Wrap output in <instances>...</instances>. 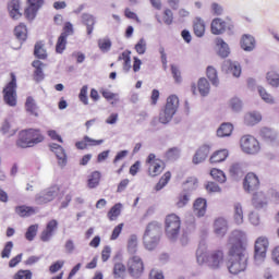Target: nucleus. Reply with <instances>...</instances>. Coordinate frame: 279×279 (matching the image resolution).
Wrapping results in <instances>:
<instances>
[{
  "instance_id": "15",
  "label": "nucleus",
  "mask_w": 279,
  "mask_h": 279,
  "mask_svg": "<svg viewBox=\"0 0 279 279\" xmlns=\"http://www.w3.org/2000/svg\"><path fill=\"white\" fill-rule=\"evenodd\" d=\"M258 186H260L258 177L254 172H248L243 182L244 191L246 193H254V191H258Z\"/></svg>"
},
{
  "instance_id": "17",
  "label": "nucleus",
  "mask_w": 279,
  "mask_h": 279,
  "mask_svg": "<svg viewBox=\"0 0 279 279\" xmlns=\"http://www.w3.org/2000/svg\"><path fill=\"white\" fill-rule=\"evenodd\" d=\"M57 230H58V220H56V219L50 220L47 223L46 229L41 232L40 240L44 243H49V241H51V239Z\"/></svg>"
},
{
  "instance_id": "1",
  "label": "nucleus",
  "mask_w": 279,
  "mask_h": 279,
  "mask_svg": "<svg viewBox=\"0 0 279 279\" xmlns=\"http://www.w3.org/2000/svg\"><path fill=\"white\" fill-rule=\"evenodd\" d=\"M196 260L198 265H207L210 269H219L223 265V251L206 252V246L199 244L196 250Z\"/></svg>"
},
{
  "instance_id": "8",
  "label": "nucleus",
  "mask_w": 279,
  "mask_h": 279,
  "mask_svg": "<svg viewBox=\"0 0 279 279\" xmlns=\"http://www.w3.org/2000/svg\"><path fill=\"white\" fill-rule=\"evenodd\" d=\"M240 147L244 154L256 156L260 151V143L252 135H244L240 140Z\"/></svg>"
},
{
  "instance_id": "62",
  "label": "nucleus",
  "mask_w": 279,
  "mask_h": 279,
  "mask_svg": "<svg viewBox=\"0 0 279 279\" xmlns=\"http://www.w3.org/2000/svg\"><path fill=\"white\" fill-rule=\"evenodd\" d=\"M248 221L252 226H260V215L256 211H251L248 214Z\"/></svg>"
},
{
  "instance_id": "20",
  "label": "nucleus",
  "mask_w": 279,
  "mask_h": 279,
  "mask_svg": "<svg viewBox=\"0 0 279 279\" xmlns=\"http://www.w3.org/2000/svg\"><path fill=\"white\" fill-rule=\"evenodd\" d=\"M208 154H210V145L204 144L194 154L192 159L193 165H202L208 158Z\"/></svg>"
},
{
  "instance_id": "19",
  "label": "nucleus",
  "mask_w": 279,
  "mask_h": 279,
  "mask_svg": "<svg viewBox=\"0 0 279 279\" xmlns=\"http://www.w3.org/2000/svg\"><path fill=\"white\" fill-rule=\"evenodd\" d=\"M240 47L247 53L254 51L256 49V38L250 34L242 35L240 39Z\"/></svg>"
},
{
  "instance_id": "24",
  "label": "nucleus",
  "mask_w": 279,
  "mask_h": 279,
  "mask_svg": "<svg viewBox=\"0 0 279 279\" xmlns=\"http://www.w3.org/2000/svg\"><path fill=\"white\" fill-rule=\"evenodd\" d=\"M227 23L222 21L220 17H216L211 21V34L215 36H221V34H226Z\"/></svg>"
},
{
  "instance_id": "18",
  "label": "nucleus",
  "mask_w": 279,
  "mask_h": 279,
  "mask_svg": "<svg viewBox=\"0 0 279 279\" xmlns=\"http://www.w3.org/2000/svg\"><path fill=\"white\" fill-rule=\"evenodd\" d=\"M81 22L86 27L87 36H92L95 31V25H97V17L90 13H82Z\"/></svg>"
},
{
  "instance_id": "9",
  "label": "nucleus",
  "mask_w": 279,
  "mask_h": 279,
  "mask_svg": "<svg viewBox=\"0 0 279 279\" xmlns=\"http://www.w3.org/2000/svg\"><path fill=\"white\" fill-rule=\"evenodd\" d=\"M3 99L7 106H16V76L11 74V81L3 88Z\"/></svg>"
},
{
  "instance_id": "11",
  "label": "nucleus",
  "mask_w": 279,
  "mask_h": 279,
  "mask_svg": "<svg viewBox=\"0 0 279 279\" xmlns=\"http://www.w3.org/2000/svg\"><path fill=\"white\" fill-rule=\"evenodd\" d=\"M267 247H269V240L267 236H259L255 241V263L256 265H260L265 262V258L267 257Z\"/></svg>"
},
{
  "instance_id": "25",
  "label": "nucleus",
  "mask_w": 279,
  "mask_h": 279,
  "mask_svg": "<svg viewBox=\"0 0 279 279\" xmlns=\"http://www.w3.org/2000/svg\"><path fill=\"white\" fill-rule=\"evenodd\" d=\"M8 10L11 19H14V21L21 19V0H10Z\"/></svg>"
},
{
  "instance_id": "45",
  "label": "nucleus",
  "mask_w": 279,
  "mask_h": 279,
  "mask_svg": "<svg viewBox=\"0 0 279 279\" xmlns=\"http://www.w3.org/2000/svg\"><path fill=\"white\" fill-rule=\"evenodd\" d=\"M34 56L39 60H45L47 58V50H45V45L43 43H37L34 49Z\"/></svg>"
},
{
  "instance_id": "58",
  "label": "nucleus",
  "mask_w": 279,
  "mask_h": 279,
  "mask_svg": "<svg viewBox=\"0 0 279 279\" xmlns=\"http://www.w3.org/2000/svg\"><path fill=\"white\" fill-rule=\"evenodd\" d=\"M73 34H75L73 24L71 22H65L63 26V32L60 36H63V38H69V36H73Z\"/></svg>"
},
{
  "instance_id": "41",
  "label": "nucleus",
  "mask_w": 279,
  "mask_h": 279,
  "mask_svg": "<svg viewBox=\"0 0 279 279\" xmlns=\"http://www.w3.org/2000/svg\"><path fill=\"white\" fill-rule=\"evenodd\" d=\"M121 208H123V205L121 203H117L116 205H113L107 214L108 219L110 221H114L117 217L121 215Z\"/></svg>"
},
{
  "instance_id": "5",
  "label": "nucleus",
  "mask_w": 279,
  "mask_h": 279,
  "mask_svg": "<svg viewBox=\"0 0 279 279\" xmlns=\"http://www.w3.org/2000/svg\"><path fill=\"white\" fill-rule=\"evenodd\" d=\"M182 228V220L175 214H170L166 217L165 220V232L168 240L172 243L178 241V236H180V230Z\"/></svg>"
},
{
  "instance_id": "43",
  "label": "nucleus",
  "mask_w": 279,
  "mask_h": 279,
  "mask_svg": "<svg viewBox=\"0 0 279 279\" xmlns=\"http://www.w3.org/2000/svg\"><path fill=\"white\" fill-rule=\"evenodd\" d=\"M197 189V179L195 177H190L186 182L183 183V191L185 193H191Z\"/></svg>"
},
{
  "instance_id": "60",
  "label": "nucleus",
  "mask_w": 279,
  "mask_h": 279,
  "mask_svg": "<svg viewBox=\"0 0 279 279\" xmlns=\"http://www.w3.org/2000/svg\"><path fill=\"white\" fill-rule=\"evenodd\" d=\"M171 74L177 84L182 82V73L180 72V68H178V65L171 64Z\"/></svg>"
},
{
  "instance_id": "12",
  "label": "nucleus",
  "mask_w": 279,
  "mask_h": 279,
  "mask_svg": "<svg viewBox=\"0 0 279 279\" xmlns=\"http://www.w3.org/2000/svg\"><path fill=\"white\" fill-rule=\"evenodd\" d=\"M128 270L132 278H141L143 276V271H145L143 259L137 255L131 256L128 260Z\"/></svg>"
},
{
  "instance_id": "46",
  "label": "nucleus",
  "mask_w": 279,
  "mask_h": 279,
  "mask_svg": "<svg viewBox=\"0 0 279 279\" xmlns=\"http://www.w3.org/2000/svg\"><path fill=\"white\" fill-rule=\"evenodd\" d=\"M98 47L102 53H108L112 49V41L110 38H100L98 39Z\"/></svg>"
},
{
  "instance_id": "33",
  "label": "nucleus",
  "mask_w": 279,
  "mask_h": 279,
  "mask_svg": "<svg viewBox=\"0 0 279 279\" xmlns=\"http://www.w3.org/2000/svg\"><path fill=\"white\" fill-rule=\"evenodd\" d=\"M33 66L35 69L34 80L35 82H43L45 80V73L43 72V62L39 60L33 61Z\"/></svg>"
},
{
  "instance_id": "29",
  "label": "nucleus",
  "mask_w": 279,
  "mask_h": 279,
  "mask_svg": "<svg viewBox=\"0 0 279 279\" xmlns=\"http://www.w3.org/2000/svg\"><path fill=\"white\" fill-rule=\"evenodd\" d=\"M262 120L263 116H260V112L258 111L248 112L244 117L246 125H256V123H260Z\"/></svg>"
},
{
  "instance_id": "27",
  "label": "nucleus",
  "mask_w": 279,
  "mask_h": 279,
  "mask_svg": "<svg viewBox=\"0 0 279 279\" xmlns=\"http://www.w3.org/2000/svg\"><path fill=\"white\" fill-rule=\"evenodd\" d=\"M234 126L230 122H223L217 130L216 134L218 138H226L228 136H232V132Z\"/></svg>"
},
{
  "instance_id": "57",
  "label": "nucleus",
  "mask_w": 279,
  "mask_h": 279,
  "mask_svg": "<svg viewBox=\"0 0 279 279\" xmlns=\"http://www.w3.org/2000/svg\"><path fill=\"white\" fill-rule=\"evenodd\" d=\"M65 49H66V37H63L62 35H60L57 40L56 51L58 53H64Z\"/></svg>"
},
{
  "instance_id": "30",
  "label": "nucleus",
  "mask_w": 279,
  "mask_h": 279,
  "mask_svg": "<svg viewBox=\"0 0 279 279\" xmlns=\"http://www.w3.org/2000/svg\"><path fill=\"white\" fill-rule=\"evenodd\" d=\"M126 250L129 254L134 255L138 252V235L132 234L128 239Z\"/></svg>"
},
{
  "instance_id": "42",
  "label": "nucleus",
  "mask_w": 279,
  "mask_h": 279,
  "mask_svg": "<svg viewBox=\"0 0 279 279\" xmlns=\"http://www.w3.org/2000/svg\"><path fill=\"white\" fill-rule=\"evenodd\" d=\"M267 83L269 86H272V88L279 87V74L276 71H270L266 75Z\"/></svg>"
},
{
  "instance_id": "2",
  "label": "nucleus",
  "mask_w": 279,
  "mask_h": 279,
  "mask_svg": "<svg viewBox=\"0 0 279 279\" xmlns=\"http://www.w3.org/2000/svg\"><path fill=\"white\" fill-rule=\"evenodd\" d=\"M162 235V223L158 221H151L146 226L143 244L146 250L151 252L158 247L160 243V236Z\"/></svg>"
},
{
  "instance_id": "21",
  "label": "nucleus",
  "mask_w": 279,
  "mask_h": 279,
  "mask_svg": "<svg viewBox=\"0 0 279 279\" xmlns=\"http://www.w3.org/2000/svg\"><path fill=\"white\" fill-rule=\"evenodd\" d=\"M268 204L269 201H267V196L265 195V193L256 192L253 195L252 205L254 206V208H256V210H263V208H267Z\"/></svg>"
},
{
  "instance_id": "16",
  "label": "nucleus",
  "mask_w": 279,
  "mask_h": 279,
  "mask_svg": "<svg viewBox=\"0 0 279 279\" xmlns=\"http://www.w3.org/2000/svg\"><path fill=\"white\" fill-rule=\"evenodd\" d=\"M45 4V0H28V8L25 10V16L28 21H34L36 19V14H38V10L43 8Z\"/></svg>"
},
{
  "instance_id": "23",
  "label": "nucleus",
  "mask_w": 279,
  "mask_h": 279,
  "mask_svg": "<svg viewBox=\"0 0 279 279\" xmlns=\"http://www.w3.org/2000/svg\"><path fill=\"white\" fill-rule=\"evenodd\" d=\"M214 232L217 236L223 238L228 232V220L223 218L216 219L214 223Z\"/></svg>"
},
{
  "instance_id": "14",
  "label": "nucleus",
  "mask_w": 279,
  "mask_h": 279,
  "mask_svg": "<svg viewBox=\"0 0 279 279\" xmlns=\"http://www.w3.org/2000/svg\"><path fill=\"white\" fill-rule=\"evenodd\" d=\"M50 151L54 153V156L57 158L58 167L61 169H64L66 163L69 162V158L66 157V151L62 146L59 144H50Z\"/></svg>"
},
{
  "instance_id": "10",
  "label": "nucleus",
  "mask_w": 279,
  "mask_h": 279,
  "mask_svg": "<svg viewBox=\"0 0 279 279\" xmlns=\"http://www.w3.org/2000/svg\"><path fill=\"white\" fill-rule=\"evenodd\" d=\"M58 193H60V187H58V185L43 190L35 195V204H37V206L49 204V202H53V199L58 197Z\"/></svg>"
},
{
  "instance_id": "31",
  "label": "nucleus",
  "mask_w": 279,
  "mask_h": 279,
  "mask_svg": "<svg viewBox=\"0 0 279 279\" xmlns=\"http://www.w3.org/2000/svg\"><path fill=\"white\" fill-rule=\"evenodd\" d=\"M194 213L197 217H204L206 215V199L204 198H197L194 202Z\"/></svg>"
},
{
  "instance_id": "13",
  "label": "nucleus",
  "mask_w": 279,
  "mask_h": 279,
  "mask_svg": "<svg viewBox=\"0 0 279 279\" xmlns=\"http://www.w3.org/2000/svg\"><path fill=\"white\" fill-rule=\"evenodd\" d=\"M146 163L148 165V175L151 178H156V175H160L161 171L165 170V163L159 159H156V155L149 154Z\"/></svg>"
},
{
  "instance_id": "32",
  "label": "nucleus",
  "mask_w": 279,
  "mask_h": 279,
  "mask_svg": "<svg viewBox=\"0 0 279 279\" xmlns=\"http://www.w3.org/2000/svg\"><path fill=\"white\" fill-rule=\"evenodd\" d=\"M193 28L195 36H197V38H202L206 32V24H204V20H202V17H196Z\"/></svg>"
},
{
  "instance_id": "51",
  "label": "nucleus",
  "mask_w": 279,
  "mask_h": 279,
  "mask_svg": "<svg viewBox=\"0 0 279 279\" xmlns=\"http://www.w3.org/2000/svg\"><path fill=\"white\" fill-rule=\"evenodd\" d=\"M257 90L259 93V97H262L263 101L266 104H274V96L271 94L267 93V89L263 86H258Z\"/></svg>"
},
{
  "instance_id": "37",
  "label": "nucleus",
  "mask_w": 279,
  "mask_h": 279,
  "mask_svg": "<svg viewBox=\"0 0 279 279\" xmlns=\"http://www.w3.org/2000/svg\"><path fill=\"white\" fill-rule=\"evenodd\" d=\"M229 108L232 110L235 114H239V112H242L243 110V100L239 97H232L229 100Z\"/></svg>"
},
{
  "instance_id": "7",
  "label": "nucleus",
  "mask_w": 279,
  "mask_h": 279,
  "mask_svg": "<svg viewBox=\"0 0 279 279\" xmlns=\"http://www.w3.org/2000/svg\"><path fill=\"white\" fill-rule=\"evenodd\" d=\"M229 252L234 254V252H247L245 251V243H247V234L242 230H234L231 232Z\"/></svg>"
},
{
  "instance_id": "26",
  "label": "nucleus",
  "mask_w": 279,
  "mask_h": 279,
  "mask_svg": "<svg viewBox=\"0 0 279 279\" xmlns=\"http://www.w3.org/2000/svg\"><path fill=\"white\" fill-rule=\"evenodd\" d=\"M216 47L218 48L217 54L220 58H228L230 56V46L222 38H216Z\"/></svg>"
},
{
  "instance_id": "38",
  "label": "nucleus",
  "mask_w": 279,
  "mask_h": 279,
  "mask_svg": "<svg viewBox=\"0 0 279 279\" xmlns=\"http://www.w3.org/2000/svg\"><path fill=\"white\" fill-rule=\"evenodd\" d=\"M233 219L238 226L243 223V206L241 203H235L233 205Z\"/></svg>"
},
{
  "instance_id": "6",
  "label": "nucleus",
  "mask_w": 279,
  "mask_h": 279,
  "mask_svg": "<svg viewBox=\"0 0 279 279\" xmlns=\"http://www.w3.org/2000/svg\"><path fill=\"white\" fill-rule=\"evenodd\" d=\"M180 107V99L175 95H171L167 98V104L165 107V110L160 112L159 114V122L163 125H167V123H170L171 119L175 116L178 112V108Z\"/></svg>"
},
{
  "instance_id": "39",
  "label": "nucleus",
  "mask_w": 279,
  "mask_h": 279,
  "mask_svg": "<svg viewBox=\"0 0 279 279\" xmlns=\"http://www.w3.org/2000/svg\"><path fill=\"white\" fill-rule=\"evenodd\" d=\"M198 93L202 97H207V95L210 93V83H208V80H198Z\"/></svg>"
},
{
  "instance_id": "36",
  "label": "nucleus",
  "mask_w": 279,
  "mask_h": 279,
  "mask_svg": "<svg viewBox=\"0 0 279 279\" xmlns=\"http://www.w3.org/2000/svg\"><path fill=\"white\" fill-rule=\"evenodd\" d=\"M130 56H132V51L125 50L118 58L119 61L124 60L123 71H125L126 73L132 69V58Z\"/></svg>"
},
{
  "instance_id": "50",
  "label": "nucleus",
  "mask_w": 279,
  "mask_h": 279,
  "mask_svg": "<svg viewBox=\"0 0 279 279\" xmlns=\"http://www.w3.org/2000/svg\"><path fill=\"white\" fill-rule=\"evenodd\" d=\"M210 175L216 180V182H219L220 184H223L227 180L226 173H223V171L216 168L211 169Z\"/></svg>"
},
{
  "instance_id": "61",
  "label": "nucleus",
  "mask_w": 279,
  "mask_h": 279,
  "mask_svg": "<svg viewBox=\"0 0 279 279\" xmlns=\"http://www.w3.org/2000/svg\"><path fill=\"white\" fill-rule=\"evenodd\" d=\"M123 274H125V265L121 263H117L113 267V275L116 278H123Z\"/></svg>"
},
{
  "instance_id": "53",
  "label": "nucleus",
  "mask_w": 279,
  "mask_h": 279,
  "mask_svg": "<svg viewBox=\"0 0 279 279\" xmlns=\"http://www.w3.org/2000/svg\"><path fill=\"white\" fill-rule=\"evenodd\" d=\"M36 234H38V225L29 226L25 233L26 241H34V239H36Z\"/></svg>"
},
{
  "instance_id": "55",
  "label": "nucleus",
  "mask_w": 279,
  "mask_h": 279,
  "mask_svg": "<svg viewBox=\"0 0 279 279\" xmlns=\"http://www.w3.org/2000/svg\"><path fill=\"white\" fill-rule=\"evenodd\" d=\"M182 150H180L179 147H172L167 150L166 158L167 160H178L180 158V154Z\"/></svg>"
},
{
  "instance_id": "63",
  "label": "nucleus",
  "mask_w": 279,
  "mask_h": 279,
  "mask_svg": "<svg viewBox=\"0 0 279 279\" xmlns=\"http://www.w3.org/2000/svg\"><path fill=\"white\" fill-rule=\"evenodd\" d=\"M210 8L211 14H214V16H221L223 14V5L217 2H213Z\"/></svg>"
},
{
  "instance_id": "22",
  "label": "nucleus",
  "mask_w": 279,
  "mask_h": 279,
  "mask_svg": "<svg viewBox=\"0 0 279 279\" xmlns=\"http://www.w3.org/2000/svg\"><path fill=\"white\" fill-rule=\"evenodd\" d=\"M222 69L232 73L233 77H241V63L238 61L226 60Z\"/></svg>"
},
{
  "instance_id": "56",
  "label": "nucleus",
  "mask_w": 279,
  "mask_h": 279,
  "mask_svg": "<svg viewBox=\"0 0 279 279\" xmlns=\"http://www.w3.org/2000/svg\"><path fill=\"white\" fill-rule=\"evenodd\" d=\"M260 136L265 138L266 141H276V133L274 130L269 128H264L260 130Z\"/></svg>"
},
{
  "instance_id": "47",
  "label": "nucleus",
  "mask_w": 279,
  "mask_h": 279,
  "mask_svg": "<svg viewBox=\"0 0 279 279\" xmlns=\"http://www.w3.org/2000/svg\"><path fill=\"white\" fill-rule=\"evenodd\" d=\"M207 77L213 86H219V77L217 76V70L214 66L207 68Z\"/></svg>"
},
{
  "instance_id": "48",
  "label": "nucleus",
  "mask_w": 279,
  "mask_h": 279,
  "mask_svg": "<svg viewBox=\"0 0 279 279\" xmlns=\"http://www.w3.org/2000/svg\"><path fill=\"white\" fill-rule=\"evenodd\" d=\"M26 111L31 114H35V117H38V113H36V110H38V107L36 106V100L32 96L27 97L26 104H25Z\"/></svg>"
},
{
  "instance_id": "4",
  "label": "nucleus",
  "mask_w": 279,
  "mask_h": 279,
  "mask_svg": "<svg viewBox=\"0 0 279 279\" xmlns=\"http://www.w3.org/2000/svg\"><path fill=\"white\" fill-rule=\"evenodd\" d=\"M43 141H45V137L40 134V131L28 129L19 133L16 146L22 149H27V147H34V145H38V143H43Z\"/></svg>"
},
{
  "instance_id": "64",
  "label": "nucleus",
  "mask_w": 279,
  "mask_h": 279,
  "mask_svg": "<svg viewBox=\"0 0 279 279\" xmlns=\"http://www.w3.org/2000/svg\"><path fill=\"white\" fill-rule=\"evenodd\" d=\"M13 279H32V271L31 270H19Z\"/></svg>"
},
{
  "instance_id": "49",
  "label": "nucleus",
  "mask_w": 279,
  "mask_h": 279,
  "mask_svg": "<svg viewBox=\"0 0 279 279\" xmlns=\"http://www.w3.org/2000/svg\"><path fill=\"white\" fill-rule=\"evenodd\" d=\"M189 202H191V193L183 191L179 195L177 206H178V208H184V206H186V204H189Z\"/></svg>"
},
{
  "instance_id": "35",
  "label": "nucleus",
  "mask_w": 279,
  "mask_h": 279,
  "mask_svg": "<svg viewBox=\"0 0 279 279\" xmlns=\"http://www.w3.org/2000/svg\"><path fill=\"white\" fill-rule=\"evenodd\" d=\"M229 173L233 180H239V178H243V165L235 162L230 166Z\"/></svg>"
},
{
  "instance_id": "40",
  "label": "nucleus",
  "mask_w": 279,
  "mask_h": 279,
  "mask_svg": "<svg viewBox=\"0 0 279 279\" xmlns=\"http://www.w3.org/2000/svg\"><path fill=\"white\" fill-rule=\"evenodd\" d=\"M101 180V173L99 171H94L87 181V186L89 189H97L99 186V181Z\"/></svg>"
},
{
  "instance_id": "28",
  "label": "nucleus",
  "mask_w": 279,
  "mask_h": 279,
  "mask_svg": "<svg viewBox=\"0 0 279 279\" xmlns=\"http://www.w3.org/2000/svg\"><path fill=\"white\" fill-rule=\"evenodd\" d=\"M228 156H229L228 149L217 150L209 158V162L211 165H217V162H225Z\"/></svg>"
},
{
  "instance_id": "52",
  "label": "nucleus",
  "mask_w": 279,
  "mask_h": 279,
  "mask_svg": "<svg viewBox=\"0 0 279 279\" xmlns=\"http://www.w3.org/2000/svg\"><path fill=\"white\" fill-rule=\"evenodd\" d=\"M169 180H171V172L168 171L160 178L159 182L156 184V191H162L166 184H169Z\"/></svg>"
},
{
  "instance_id": "59",
  "label": "nucleus",
  "mask_w": 279,
  "mask_h": 279,
  "mask_svg": "<svg viewBox=\"0 0 279 279\" xmlns=\"http://www.w3.org/2000/svg\"><path fill=\"white\" fill-rule=\"evenodd\" d=\"M13 247L14 243L12 241L7 242L1 252V258H10V254H12Z\"/></svg>"
},
{
  "instance_id": "54",
  "label": "nucleus",
  "mask_w": 279,
  "mask_h": 279,
  "mask_svg": "<svg viewBox=\"0 0 279 279\" xmlns=\"http://www.w3.org/2000/svg\"><path fill=\"white\" fill-rule=\"evenodd\" d=\"M135 51L138 53V56H145V52L147 51V40L145 38H141L137 44L135 45Z\"/></svg>"
},
{
  "instance_id": "44",
  "label": "nucleus",
  "mask_w": 279,
  "mask_h": 279,
  "mask_svg": "<svg viewBox=\"0 0 279 279\" xmlns=\"http://www.w3.org/2000/svg\"><path fill=\"white\" fill-rule=\"evenodd\" d=\"M14 34L17 40H27V26H25V24H20L15 27Z\"/></svg>"
},
{
  "instance_id": "34",
  "label": "nucleus",
  "mask_w": 279,
  "mask_h": 279,
  "mask_svg": "<svg viewBox=\"0 0 279 279\" xmlns=\"http://www.w3.org/2000/svg\"><path fill=\"white\" fill-rule=\"evenodd\" d=\"M15 213L19 217H32V215H36V208L22 205L15 207Z\"/></svg>"
},
{
  "instance_id": "3",
  "label": "nucleus",
  "mask_w": 279,
  "mask_h": 279,
  "mask_svg": "<svg viewBox=\"0 0 279 279\" xmlns=\"http://www.w3.org/2000/svg\"><path fill=\"white\" fill-rule=\"evenodd\" d=\"M228 270L233 276L247 269V252L229 251Z\"/></svg>"
}]
</instances>
